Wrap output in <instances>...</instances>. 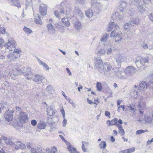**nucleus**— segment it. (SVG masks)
I'll return each mask as SVG.
<instances>
[{
	"label": "nucleus",
	"instance_id": "obj_1",
	"mask_svg": "<svg viewBox=\"0 0 153 153\" xmlns=\"http://www.w3.org/2000/svg\"><path fill=\"white\" fill-rule=\"evenodd\" d=\"M4 46L10 51L14 50L13 52V56L14 58L16 59L20 57V53L21 52L19 49L15 48V43L13 40L8 41V42L4 45Z\"/></svg>",
	"mask_w": 153,
	"mask_h": 153
},
{
	"label": "nucleus",
	"instance_id": "obj_2",
	"mask_svg": "<svg viewBox=\"0 0 153 153\" xmlns=\"http://www.w3.org/2000/svg\"><path fill=\"white\" fill-rule=\"evenodd\" d=\"M110 37H114L115 42H118L122 39V33L120 31L117 32L116 30H113L111 33Z\"/></svg>",
	"mask_w": 153,
	"mask_h": 153
},
{
	"label": "nucleus",
	"instance_id": "obj_3",
	"mask_svg": "<svg viewBox=\"0 0 153 153\" xmlns=\"http://www.w3.org/2000/svg\"><path fill=\"white\" fill-rule=\"evenodd\" d=\"M19 122L22 123H25L28 121V117L27 114L25 112H21L19 117Z\"/></svg>",
	"mask_w": 153,
	"mask_h": 153
},
{
	"label": "nucleus",
	"instance_id": "obj_4",
	"mask_svg": "<svg viewBox=\"0 0 153 153\" xmlns=\"http://www.w3.org/2000/svg\"><path fill=\"white\" fill-rule=\"evenodd\" d=\"M47 6L44 4H41L39 7V13L41 16H45L47 14Z\"/></svg>",
	"mask_w": 153,
	"mask_h": 153
},
{
	"label": "nucleus",
	"instance_id": "obj_5",
	"mask_svg": "<svg viewBox=\"0 0 153 153\" xmlns=\"http://www.w3.org/2000/svg\"><path fill=\"white\" fill-rule=\"evenodd\" d=\"M118 123L120 124L117 125V127L118 128V132L122 136H124L125 134V131L122 127V124H123V122L121 119H120L118 121Z\"/></svg>",
	"mask_w": 153,
	"mask_h": 153
},
{
	"label": "nucleus",
	"instance_id": "obj_6",
	"mask_svg": "<svg viewBox=\"0 0 153 153\" xmlns=\"http://www.w3.org/2000/svg\"><path fill=\"white\" fill-rule=\"evenodd\" d=\"M118 119L117 118H115L114 119L110 120H108L106 121V123L108 126H117V125H119V124H117L118 123Z\"/></svg>",
	"mask_w": 153,
	"mask_h": 153
},
{
	"label": "nucleus",
	"instance_id": "obj_7",
	"mask_svg": "<svg viewBox=\"0 0 153 153\" xmlns=\"http://www.w3.org/2000/svg\"><path fill=\"white\" fill-rule=\"evenodd\" d=\"M5 119L8 121H11L13 119V116L11 112L7 111L4 114Z\"/></svg>",
	"mask_w": 153,
	"mask_h": 153
},
{
	"label": "nucleus",
	"instance_id": "obj_8",
	"mask_svg": "<svg viewBox=\"0 0 153 153\" xmlns=\"http://www.w3.org/2000/svg\"><path fill=\"white\" fill-rule=\"evenodd\" d=\"M87 101L90 104H93L94 105L95 107H96L97 105L100 103V101L98 99H95L94 102H93L91 100H90L88 98H87Z\"/></svg>",
	"mask_w": 153,
	"mask_h": 153
},
{
	"label": "nucleus",
	"instance_id": "obj_9",
	"mask_svg": "<svg viewBox=\"0 0 153 153\" xmlns=\"http://www.w3.org/2000/svg\"><path fill=\"white\" fill-rule=\"evenodd\" d=\"M62 22L64 26L68 27L70 25V23L68 19L67 18H63L62 19Z\"/></svg>",
	"mask_w": 153,
	"mask_h": 153
},
{
	"label": "nucleus",
	"instance_id": "obj_10",
	"mask_svg": "<svg viewBox=\"0 0 153 153\" xmlns=\"http://www.w3.org/2000/svg\"><path fill=\"white\" fill-rule=\"evenodd\" d=\"M135 150V148L133 147L121 151H120L119 153H131L134 152Z\"/></svg>",
	"mask_w": 153,
	"mask_h": 153
},
{
	"label": "nucleus",
	"instance_id": "obj_11",
	"mask_svg": "<svg viewBox=\"0 0 153 153\" xmlns=\"http://www.w3.org/2000/svg\"><path fill=\"white\" fill-rule=\"evenodd\" d=\"M43 78L42 76L39 75H35L33 79V80L36 82H42V79Z\"/></svg>",
	"mask_w": 153,
	"mask_h": 153
},
{
	"label": "nucleus",
	"instance_id": "obj_12",
	"mask_svg": "<svg viewBox=\"0 0 153 153\" xmlns=\"http://www.w3.org/2000/svg\"><path fill=\"white\" fill-rule=\"evenodd\" d=\"M42 148L39 147H37L36 148H31V153H37L42 151Z\"/></svg>",
	"mask_w": 153,
	"mask_h": 153
},
{
	"label": "nucleus",
	"instance_id": "obj_13",
	"mask_svg": "<svg viewBox=\"0 0 153 153\" xmlns=\"http://www.w3.org/2000/svg\"><path fill=\"white\" fill-rule=\"evenodd\" d=\"M149 61V58L148 57L141 58L140 60L141 64L144 65L145 63H148Z\"/></svg>",
	"mask_w": 153,
	"mask_h": 153
},
{
	"label": "nucleus",
	"instance_id": "obj_14",
	"mask_svg": "<svg viewBox=\"0 0 153 153\" xmlns=\"http://www.w3.org/2000/svg\"><path fill=\"white\" fill-rule=\"evenodd\" d=\"M68 149L71 153H79L76 151L75 148L71 146H69L68 147Z\"/></svg>",
	"mask_w": 153,
	"mask_h": 153
},
{
	"label": "nucleus",
	"instance_id": "obj_15",
	"mask_svg": "<svg viewBox=\"0 0 153 153\" xmlns=\"http://www.w3.org/2000/svg\"><path fill=\"white\" fill-rule=\"evenodd\" d=\"M46 126V124L45 123L40 122L38 124L37 128L41 129H44L45 128Z\"/></svg>",
	"mask_w": 153,
	"mask_h": 153
},
{
	"label": "nucleus",
	"instance_id": "obj_16",
	"mask_svg": "<svg viewBox=\"0 0 153 153\" xmlns=\"http://www.w3.org/2000/svg\"><path fill=\"white\" fill-rule=\"evenodd\" d=\"M107 67L108 71H110L112 68V67L108 62L104 63L103 65V69H105Z\"/></svg>",
	"mask_w": 153,
	"mask_h": 153
},
{
	"label": "nucleus",
	"instance_id": "obj_17",
	"mask_svg": "<svg viewBox=\"0 0 153 153\" xmlns=\"http://www.w3.org/2000/svg\"><path fill=\"white\" fill-rule=\"evenodd\" d=\"M11 1L14 6L18 8L21 7V4L19 0H11Z\"/></svg>",
	"mask_w": 153,
	"mask_h": 153
},
{
	"label": "nucleus",
	"instance_id": "obj_18",
	"mask_svg": "<svg viewBox=\"0 0 153 153\" xmlns=\"http://www.w3.org/2000/svg\"><path fill=\"white\" fill-rule=\"evenodd\" d=\"M85 14L86 16L89 18L91 17L93 15V12L91 9H88L86 11Z\"/></svg>",
	"mask_w": 153,
	"mask_h": 153
},
{
	"label": "nucleus",
	"instance_id": "obj_19",
	"mask_svg": "<svg viewBox=\"0 0 153 153\" xmlns=\"http://www.w3.org/2000/svg\"><path fill=\"white\" fill-rule=\"evenodd\" d=\"M88 144V142H85L83 141L82 142V150L84 152H86V149L85 148V146H87Z\"/></svg>",
	"mask_w": 153,
	"mask_h": 153
},
{
	"label": "nucleus",
	"instance_id": "obj_20",
	"mask_svg": "<svg viewBox=\"0 0 153 153\" xmlns=\"http://www.w3.org/2000/svg\"><path fill=\"white\" fill-rule=\"evenodd\" d=\"M147 84L145 81H142L140 84L139 88L140 89L141 88H147Z\"/></svg>",
	"mask_w": 153,
	"mask_h": 153
},
{
	"label": "nucleus",
	"instance_id": "obj_21",
	"mask_svg": "<svg viewBox=\"0 0 153 153\" xmlns=\"http://www.w3.org/2000/svg\"><path fill=\"white\" fill-rule=\"evenodd\" d=\"M100 148L101 149H104L106 146V143L105 141H102L99 145Z\"/></svg>",
	"mask_w": 153,
	"mask_h": 153
},
{
	"label": "nucleus",
	"instance_id": "obj_22",
	"mask_svg": "<svg viewBox=\"0 0 153 153\" xmlns=\"http://www.w3.org/2000/svg\"><path fill=\"white\" fill-rule=\"evenodd\" d=\"M47 27L48 30H51L53 33L55 31V30L53 26L51 24H48L47 25Z\"/></svg>",
	"mask_w": 153,
	"mask_h": 153
},
{
	"label": "nucleus",
	"instance_id": "obj_23",
	"mask_svg": "<svg viewBox=\"0 0 153 153\" xmlns=\"http://www.w3.org/2000/svg\"><path fill=\"white\" fill-rule=\"evenodd\" d=\"M129 72H135V69L132 66H128L127 68Z\"/></svg>",
	"mask_w": 153,
	"mask_h": 153
},
{
	"label": "nucleus",
	"instance_id": "obj_24",
	"mask_svg": "<svg viewBox=\"0 0 153 153\" xmlns=\"http://www.w3.org/2000/svg\"><path fill=\"white\" fill-rule=\"evenodd\" d=\"M74 25L76 29V30H78L80 27L81 24L79 21H76L74 23Z\"/></svg>",
	"mask_w": 153,
	"mask_h": 153
},
{
	"label": "nucleus",
	"instance_id": "obj_25",
	"mask_svg": "<svg viewBox=\"0 0 153 153\" xmlns=\"http://www.w3.org/2000/svg\"><path fill=\"white\" fill-rule=\"evenodd\" d=\"M96 87L97 90L99 91H101L102 89V84L100 82H97L96 84Z\"/></svg>",
	"mask_w": 153,
	"mask_h": 153
},
{
	"label": "nucleus",
	"instance_id": "obj_26",
	"mask_svg": "<svg viewBox=\"0 0 153 153\" xmlns=\"http://www.w3.org/2000/svg\"><path fill=\"white\" fill-rule=\"evenodd\" d=\"M24 31L27 34H30L31 33L32 31L29 28L27 27H24L23 28Z\"/></svg>",
	"mask_w": 153,
	"mask_h": 153
},
{
	"label": "nucleus",
	"instance_id": "obj_27",
	"mask_svg": "<svg viewBox=\"0 0 153 153\" xmlns=\"http://www.w3.org/2000/svg\"><path fill=\"white\" fill-rule=\"evenodd\" d=\"M34 22L36 24L40 25H42V24L41 19L39 17H38L37 19H35Z\"/></svg>",
	"mask_w": 153,
	"mask_h": 153
},
{
	"label": "nucleus",
	"instance_id": "obj_28",
	"mask_svg": "<svg viewBox=\"0 0 153 153\" xmlns=\"http://www.w3.org/2000/svg\"><path fill=\"white\" fill-rule=\"evenodd\" d=\"M7 34V33L6 32L5 28L3 27L0 26V34Z\"/></svg>",
	"mask_w": 153,
	"mask_h": 153
},
{
	"label": "nucleus",
	"instance_id": "obj_29",
	"mask_svg": "<svg viewBox=\"0 0 153 153\" xmlns=\"http://www.w3.org/2000/svg\"><path fill=\"white\" fill-rule=\"evenodd\" d=\"M114 22H111L109 24L108 29H107L108 32H109L113 28Z\"/></svg>",
	"mask_w": 153,
	"mask_h": 153
},
{
	"label": "nucleus",
	"instance_id": "obj_30",
	"mask_svg": "<svg viewBox=\"0 0 153 153\" xmlns=\"http://www.w3.org/2000/svg\"><path fill=\"white\" fill-rule=\"evenodd\" d=\"M147 131V130H143L142 129L137 130L136 133V134L139 135Z\"/></svg>",
	"mask_w": 153,
	"mask_h": 153
},
{
	"label": "nucleus",
	"instance_id": "obj_31",
	"mask_svg": "<svg viewBox=\"0 0 153 153\" xmlns=\"http://www.w3.org/2000/svg\"><path fill=\"white\" fill-rule=\"evenodd\" d=\"M77 16L81 17L83 16V15L82 11L79 9H78L77 10Z\"/></svg>",
	"mask_w": 153,
	"mask_h": 153
},
{
	"label": "nucleus",
	"instance_id": "obj_32",
	"mask_svg": "<svg viewBox=\"0 0 153 153\" xmlns=\"http://www.w3.org/2000/svg\"><path fill=\"white\" fill-rule=\"evenodd\" d=\"M109 36V35L107 34H105L104 35L101 39L102 42H104L106 40Z\"/></svg>",
	"mask_w": 153,
	"mask_h": 153
},
{
	"label": "nucleus",
	"instance_id": "obj_33",
	"mask_svg": "<svg viewBox=\"0 0 153 153\" xmlns=\"http://www.w3.org/2000/svg\"><path fill=\"white\" fill-rule=\"evenodd\" d=\"M23 145V144L22 143L20 142H18L17 143V144L16 145L17 147L15 146V149H19L22 148V145Z\"/></svg>",
	"mask_w": 153,
	"mask_h": 153
},
{
	"label": "nucleus",
	"instance_id": "obj_34",
	"mask_svg": "<svg viewBox=\"0 0 153 153\" xmlns=\"http://www.w3.org/2000/svg\"><path fill=\"white\" fill-rule=\"evenodd\" d=\"M41 64L47 70H48L49 69V67L46 63H44L43 62H41Z\"/></svg>",
	"mask_w": 153,
	"mask_h": 153
},
{
	"label": "nucleus",
	"instance_id": "obj_35",
	"mask_svg": "<svg viewBox=\"0 0 153 153\" xmlns=\"http://www.w3.org/2000/svg\"><path fill=\"white\" fill-rule=\"evenodd\" d=\"M57 151V149L56 147H53L51 148L50 153H55Z\"/></svg>",
	"mask_w": 153,
	"mask_h": 153
},
{
	"label": "nucleus",
	"instance_id": "obj_36",
	"mask_svg": "<svg viewBox=\"0 0 153 153\" xmlns=\"http://www.w3.org/2000/svg\"><path fill=\"white\" fill-rule=\"evenodd\" d=\"M145 122L148 123H150L152 121V119H151L149 116H148L145 120Z\"/></svg>",
	"mask_w": 153,
	"mask_h": 153
},
{
	"label": "nucleus",
	"instance_id": "obj_37",
	"mask_svg": "<svg viewBox=\"0 0 153 153\" xmlns=\"http://www.w3.org/2000/svg\"><path fill=\"white\" fill-rule=\"evenodd\" d=\"M31 125L33 126H35L37 124V121L35 120H32L31 121Z\"/></svg>",
	"mask_w": 153,
	"mask_h": 153
},
{
	"label": "nucleus",
	"instance_id": "obj_38",
	"mask_svg": "<svg viewBox=\"0 0 153 153\" xmlns=\"http://www.w3.org/2000/svg\"><path fill=\"white\" fill-rule=\"evenodd\" d=\"M54 14L56 16L57 18H59L60 17V14L59 12L56 10H55L54 12Z\"/></svg>",
	"mask_w": 153,
	"mask_h": 153
},
{
	"label": "nucleus",
	"instance_id": "obj_39",
	"mask_svg": "<svg viewBox=\"0 0 153 153\" xmlns=\"http://www.w3.org/2000/svg\"><path fill=\"white\" fill-rule=\"evenodd\" d=\"M105 115L109 118H110L111 117L110 113L108 111H105Z\"/></svg>",
	"mask_w": 153,
	"mask_h": 153
},
{
	"label": "nucleus",
	"instance_id": "obj_40",
	"mask_svg": "<svg viewBox=\"0 0 153 153\" xmlns=\"http://www.w3.org/2000/svg\"><path fill=\"white\" fill-rule=\"evenodd\" d=\"M61 112L62 114V115L63 117V118H65V110L63 108H62L61 110Z\"/></svg>",
	"mask_w": 153,
	"mask_h": 153
},
{
	"label": "nucleus",
	"instance_id": "obj_41",
	"mask_svg": "<svg viewBox=\"0 0 153 153\" xmlns=\"http://www.w3.org/2000/svg\"><path fill=\"white\" fill-rule=\"evenodd\" d=\"M4 41L3 39L0 38V46L1 47L2 46L4 45Z\"/></svg>",
	"mask_w": 153,
	"mask_h": 153
},
{
	"label": "nucleus",
	"instance_id": "obj_42",
	"mask_svg": "<svg viewBox=\"0 0 153 153\" xmlns=\"http://www.w3.org/2000/svg\"><path fill=\"white\" fill-rule=\"evenodd\" d=\"M129 27V25L128 24H126L124 26V27L125 29H126Z\"/></svg>",
	"mask_w": 153,
	"mask_h": 153
},
{
	"label": "nucleus",
	"instance_id": "obj_43",
	"mask_svg": "<svg viewBox=\"0 0 153 153\" xmlns=\"http://www.w3.org/2000/svg\"><path fill=\"white\" fill-rule=\"evenodd\" d=\"M121 109H123V110H124V106L123 105H120L119 106L118 109V110H120Z\"/></svg>",
	"mask_w": 153,
	"mask_h": 153
},
{
	"label": "nucleus",
	"instance_id": "obj_44",
	"mask_svg": "<svg viewBox=\"0 0 153 153\" xmlns=\"http://www.w3.org/2000/svg\"><path fill=\"white\" fill-rule=\"evenodd\" d=\"M153 142V138L150 140H148L147 142V144L149 145L151 144L152 142Z\"/></svg>",
	"mask_w": 153,
	"mask_h": 153
},
{
	"label": "nucleus",
	"instance_id": "obj_45",
	"mask_svg": "<svg viewBox=\"0 0 153 153\" xmlns=\"http://www.w3.org/2000/svg\"><path fill=\"white\" fill-rule=\"evenodd\" d=\"M26 146L28 148H30L31 147V143H27L26 144Z\"/></svg>",
	"mask_w": 153,
	"mask_h": 153
},
{
	"label": "nucleus",
	"instance_id": "obj_46",
	"mask_svg": "<svg viewBox=\"0 0 153 153\" xmlns=\"http://www.w3.org/2000/svg\"><path fill=\"white\" fill-rule=\"evenodd\" d=\"M66 70H67L68 73L69 74V75H70V76L71 75V72L70 71L69 69L68 68H66Z\"/></svg>",
	"mask_w": 153,
	"mask_h": 153
},
{
	"label": "nucleus",
	"instance_id": "obj_47",
	"mask_svg": "<svg viewBox=\"0 0 153 153\" xmlns=\"http://www.w3.org/2000/svg\"><path fill=\"white\" fill-rule=\"evenodd\" d=\"M150 19L153 22V14H151L149 17Z\"/></svg>",
	"mask_w": 153,
	"mask_h": 153
},
{
	"label": "nucleus",
	"instance_id": "obj_48",
	"mask_svg": "<svg viewBox=\"0 0 153 153\" xmlns=\"http://www.w3.org/2000/svg\"><path fill=\"white\" fill-rule=\"evenodd\" d=\"M143 47L144 49H147L148 48L147 45L146 44H144L143 45Z\"/></svg>",
	"mask_w": 153,
	"mask_h": 153
},
{
	"label": "nucleus",
	"instance_id": "obj_49",
	"mask_svg": "<svg viewBox=\"0 0 153 153\" xmlns=\"http://www.w3.org/2000/svg\"><path fill=\"white\" fill-rule=\"evenodd\" d=\"M113 134L114 135L116 136L117 135L118 132L116 130H114L113 131Z\"/></svg>",
	"mask_w": 153,
	"mask_h": 153
},
{
	"label": "nucleus",
	"instance_id": "obj_50",
	"mask_svg": "<svg viewBox=\"0 0 153 153\" xmlns=\"http://www.w3.org/2000/svg\"><path fill=\"white\" fill-rule=\"evenodd\" d=\"M63 125L64 126H65L66 124L67 120L66 119H64L63 121Z\"/></svg>",
	"mask_w": 153,
	"mask_h": 153
},
{
	"label": "nucleus",
	"instance_id": "obj_51",
	"mask_svg": "<svg viewBox=\"0 0 153 153\" xmlns=\"http://www.w3.org/2000/svg\"><path fill=\"white\" fill-rule=\"evenodd\" d=\"M110 140L112 142H114L115 141V139L113 136H111L110 137Z\"/></svg>",
	"mask_w": 153,
	"mask_h": 153
},
{
	"label": "nucleus",
	"instance_id": "obj_52",
	"mask_svg": "<svg viewBox=\"0 0 153 153\" xmlns=\"http://www.w3.org/2000/svg\"><path fill=\"white\" fill-rule=\"evenodd\" d=\"M51 111H52H52L51 110H48L47 111V113L50 116H51L52 115V114H51L49 112Z\"/></svg>",
	"mask_w": 153,
	"mask_h": 153
},
{
	"label": "nucleus",
	"instance_id": "obj_53",
	"mask_svg": "<svg viewBox=\"0 0 153 153\" xmlns=\"http://www.w3.org/2000/svg\"><path fill=\"white\" fill-rule=\"evenodd\" d=\"M83 88L82 86L81 85H80L79 86L78 88V89L79 91H80V89H82Z\"/></svg>",
	"mask_w": 153,
	"mask_h": 153
},
{
	"label": "nucleus",
	"instance_id": "obj_54",
	"mask_svg": "<svg viewBox=\"0 0 153 153\" xmlns=\"http://www.w3.org/2000/svg\"><path fill=\"white\" fill-rule=\"evenodd\" d=\"M122 101L120 100H118L117 101V105H119L120 104Z\"/></svg>",
	"mask_w": 153,
	"mask_h": 153
},
{
	"label": "nucleus",
	"instance_id": "obj_55",
	"mask_svg": "<svg viewBox=\"0 0 153 153\" xmlns=\"http://www.w3.org/2000/svg\"><path fill=\"white\" fill-rule=\"evenodd\" d=\"M115 28L116 30L119 29L120 28L117 25H116L115 26Z\"/></svg>",
	"mask_w": 153,
	"mask_h": 153
},
{
	"label": "nucleus",
	"instance_id": "obj_56",
	"mask_svg": "<svg viewBox=\"0 0 153 153\" xmlns=\"http://www.w3.org/2000/svg\"><path fill=\"white\" fill-rule=\"evenodd\" d=\"M16 110H21V108L20 107H19L16 106Z\"/></svg>",
	"mask_w": 153,
	"mask_h": 153
},
{
	"label": "nucleus",
	"instance_id": "obj_57",
	"mask_svg": "<svg viewBox=\"0 0 153 153\" xmlns=\"http://www.w3.org/2000/svg\"><path fill=\"white\" fill-rule=\"evenodd\" d=\"M122 138L123 139L124 141L127 142L128 141V140L125 138L124 137H123Z\"/></svg>",
	"mask_w": 153,
	"mask_h": 153
},
{
	"label": "nucleus",
	"instance_id": "obj_58",
	"mask_svg": "<svg viewBox=\"0 0 153 153\" xmlns=\"http://www.w3.org/2000/svg\"><path fill=\"white\" fill-rule=\"evenodd\" d=\"M59 50L64 55L66 53L65 51H63L61 50Z\"/></svg>",
	"mask_w": 153,
	"mask_h": 153
},
{
	"label": "nucleus",
	"instance_id": "obj_59",
	"mask_svg": "<svg viewBox=\"0 0 153 153\" xmlns=\"http://www.w3.org/2000/svg\"><path fill=\"white\" fill-rule=\"evenodd\" d=\"M0 153H5L4 151L1 149V150H0Z\"/></svg>",
	"mask_w": 153,
	"mask_h": 153
},
{
	"label": "nucleus",
	"instance_id": "obj_60",
	"mask_svg": "<svg viewBox=\"0 0 153 153\" xmlns=\"http://www.w3.org/2000/svg\"><path fill=\"white\" fill-rule=\"evenodd\" d=\"M114 88H116L117 87V85L116 83H114Z\"/></svg>",
	"mask_w": 153,
	"mask_h": 153
},
{
	"label": "nucleus",
	"instance_id": "obj_61",
	"mask_svg": "<svg viewBox=\"0 0 153 153\" xmlns=\"http://www.w3.org/2000/svg\"><path fill=\"white\" fill-rule=\"evenodd\" d=\"M60 137L62 139V140H65L64 138H63V137L61 135H59Z\"/></svg>",
	"mask_w": 153,
	"mask_h": 153
},
{
	"label": "nucleus",
	"instance_id": "obj_62",
	"mask_svg": "<svg viewBox=\"0 0 153 153\" xmlns=\"http://www.w3.org/2000/svg\"><path fill=\"white\" fill-rule=\"evenodd\" d=\"M130 108L131 109V110L132 111H134V108L132 107V106H130Z\"/></svg>",
	"mask_w": 153,
	"mask_h": 153
},
{
	"label": "nucleus",
	"instance_id": "obj_63",
	"mask_svg": "<svg viewBox=\"0 0 153 153\" xmlns=\"http://www.w3.org/2000/svg\"><path fill=\"white\" fill-rule=\"evenodd\" d=\"M75 52L76 54L78 56L79 55L78 52L77 51H75Z\"/></svg>",
	"mask_w": 153,
	"mask_h": 153
},
{
	"label": "nucleus",
	"instance_id": "obj_64",
	"mask_svg": "<svg viewBox=\"0 0 153 153\" xmlns=\"http://www.w3.org/2000/svg\"><path fill=\"white\" fill-rule=\"evenodd\" d=\"M91 93L92 94H93V95L95 94V93L93 91H91Z\"/></svg>",
	"mask_w": 153,
	"mask_h": 153
}]
</instances>
